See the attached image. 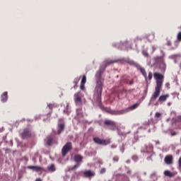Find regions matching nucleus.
<instances>
[{
  "label": "nucleus",
  "instance_id": "nucleus-1",
  "mask_svg": "<svg viewBox=\"0 0 181 181\" xmlns=\"http://www.w3.org/2000/svg\"><path fill=\"white\" fill-rule=\"evenodd\" d=\"M119 60L115 61H107L105 65H103L100 67L99 70L95 74V80H96V86L95 91L97 94V103L99 107H101V95L103 94V86H104V78H103V73L105 71V69L107 66H110V64H112L114 63H117Z\"/></svg>",
  "mask_w": 181,
  "mask_h": 181
},
{
  "label": "nucleus",
  "instance_id": "nucleus-2",
  "mask_svg": "<svg viewBox=\"0 0 181 181\" xmlns=\"http://www.w3.org/2000/svg\"><path fill=\"white\" fill-rule=\"evenodd\" d=\"M153 77L156 80L155 91L151 95V101H156V100L160 95V91H162V87L163 86V81L165 80V76L159 72H154Z\"/></svg>",
  "mask_w": 181,
  "mask_h": 181
},
{
  "label": "nucleus",
  "instance_id": "nucleus-3",
  "mask_svg": "<svg viewBox=\"0 0 181 181\" xmlns=\"http://www.w3.org/2000/svg\"><path fill=\"white\" fill-rule=\"evenodd\" d=\"M74 160L76 164L73 167H71L69 170H76V169H78V168H80L81 162H83V156L80 154H76L74 156Z\"/></svg>",
  "mask_w": 181,
  "mask_h": 181
},
{
  "label": "nucleus",
  "instance_id": "nucleus-4",
  "mask_svg": "<svg viewBox=\"0 0 181 181\" xmlns=\"http://www.w3.org/2000/svg\"><path fill=\"white\" fill-rule=\"evenodd\" d=\"M105 128H107L110 131H117L118 126L117 123L112 120L106 119L104 122Z\"/></svg>",
  "mask_w": 181,
  "mask_h": 181
},
{
  "label": "nucleus",
  "instance_id": "nucleus-5",
  "mask_svg": "<svg viewBox=\"0 0 181 181\" xmlns=\"http://www.w3.org/2000/svg\"><path fill=\"white\" fill-rule=\"evenodd\" d=\"M93 141L94 144H96L97 145H103V146H107V145H110L111 143V140L100 139L98 136L93 137Z\"/></svg>",
  "mask_w": 181,
  "mask_h": 181
},
{
  "label": "nucleus",
  "instance_id": "nucleus-6",
  "mask_svg": "<svg viewBox=\"0 0 181 181\" xmlns=\"http://www.w3.org/2000/svg\"><path fill=\"white\" fill-rule=\"evenodd\" d=\"M71 149H73V146L71 145V143H66L62 150V156H66V155H67V153L70 152Z\"/></svg>",
  "mask_w": 181,
  "mask_h": 181
},
{
  "label": "nucleus",
  "instance_id": "nucleus-7",
  "mask_svg": "<svg viewBox=\"0 0 181 181\" xmlns=\"http://www.w3.org/2000/svg\"><path fill=\"white\" fill-rule=\"evenodd\" d=\"M128 112V110H110L109 111V114H111V115H122L124 114H127Z\"/></svg>",
  "mask_w": 181,
  "mask_h": 181
},
{
  "label": "nucleus",
  "instance_id": "nucleus-8",
  "mask_svg": "<svg viewBox=\"0 0 181 181\" xmlns=\"http://www.w3.org/2000/svg\"><path fill=\"white\" fill-rule=\"evenodd\" d=\"M22 139H26V138H30L32 136V132L29 129H24L23 132L21 134Z\"/></svg>",
  "mask_w": 181,
  "mask_h": 181
},
{
  "label": "nucleus",
  "instance_id": "nucleus-9",
  "mask_svg": "<svg viewBox=\"0 0 181 181\" xmlns=\"http://www.w3.org/2000/svg\"><path fill=\"white\" fill-rule=\"evenodd\" d=\"M122 62H124L125 63H127V64H129V66H133L134 67H139V64L138 63L129 58L122 59Z\"/></svg>",
  "mask_w": 181,
  "mask_h": 181
},
{
  "label": "nucleus",
  "instance_id": "nucleus-10",
  "mask_svg": "<svg viewBox=\"0 0 181 181\" xmlns=\"http://www.w3.org/2000/svg\"><path fill=\"white\" fill-rule=\"evenodd\" d=\"M138 70L140 71V72L141 73L142 76H144V77L145 78V80H148V75L146 74V70H145V68L141 66V65H139V66L137 67Z\"/></svg>",
  "mask_w": 181,
  "mask_h": 181
},
{
  "label": "nucleus",
  "instance_id": "nucleus-11",
  "mask_svg": "<svg viewBox=\"0 0 181 181\" xmlns=\"http://www.w3.org/2000/svg\"><path fill=\"white\" fill-rule=\"evenodd\" d=\"M83 176L85 177H93V176H95V173L92 170H86L83 173Z\"/></svg>",
  "mask_w": 181,
  "mask_h": 181
},
{
  "label": "nucleus",
  "instance_id": "nucleus-12",
  "mask_svg": "<svg viewBox=\"0 0 181 181\" xmlns=\"http://www.w3.org/2000/svg\"><path fill=\"white\" fill-rule=\"evenodd\" d=\"M164 160L167 165H172L173 163V157L172 156H167Z\"/></svg>",
  "mask_w": 181,
  "mask_h": 181
},
{
  "label": "nucleus",
  "instance_id": "nucleus-13",
  "mask_svg": "<svg viewBox=\"0 0 181 181\" xmlns=\"http://www.w3.org/2000/svg\"><path fill=\"white\" fill-rule=\"evenodd\" d=\"M169 94L161 95L158 98L159 103H165L169 98Z\"/></svg>",
  "mask_w": 181,
  "mask_h": 181
},
{
  "label": "nucleus",
  "instance_id": "nucleus-14",
  "mask_svg": "<svg viewBox=\"0 0 181 181\" xmlns=\"http://www.w3.org/2000/svg\"><path fill=\"white\" fill-rule=\"evenodd\" d=\"M74 101L76 104L81 103V95H80V93H76L74 94Z\"/></svg>",
  "mask_w": 181,
  "mask_h": 181
},
{
  "label": "nucleus",
  "instance_id": "nucleus-15",
  "mask_svg": "<svg viewBox=\"0 0 181 181\" xmlns=\"http://www.w3.org/2000/svg\"><path fill=\"white\" fill-rule=\"evenodd\" d=\"M45 141L47 145H48V146H50V145H52V144H53V136H48L45 139Z\"/></svg>",
  "mask_w": 181,
  "mask_h": 181
},
{
  "label": "nucleus",
  "instance_id": "nucleus-16",
  "mask_svg": "<svg viewBox=\"0 0 181 181\" xmlns=\"http://www.w3.org/2000/svg\"><path fill=\"white\" fill-rule=\"evenodd\" d=\"M116 131L117 132L118 135H119V136H126V135H128V134L130 133V132H124L122 131H121V129H119V127H117V129H116Z\"/></svg>",
  "mask_w": 181,
  "mask_h": 181
},
{
  "label": "nucleus",
  "instance_id": "nucleus-17",
  "mask_svg": "<svg viewBox=\"0 0 181 181\" xmlns=\"http://www.w3.org/2000/svg\"><path fill=\"white\" fill-rule=\"evenodd\" d=\"M28 169H33L35 170V172H40L42 170V167L36 166V165H30L28 167Z\"/></svg>",
  "mask_w": 181,
  "mask_h": 181
},
{
  "label": "nucleus",
  "instance_id": "nucleus-18",
  "mask_svg": "<svg viewBox=\"0 0 181 181\" xmlns=\"http://www.w3.org/2000/svg\"><path fill=\"white\" fill-rule=\"evenodd\" d=\"M1 98V103H6L8 101V92H4Z\"/></svg>",
  "mask_w": 181,
  "mask_h": 181
},
{
  "label": "nucleus",
  "instance_id": "nucleus-19",
  "mask_svg": "<svg viewBox=\"0 0 181 181\" xmlns=\"http://www.w3.org/2000/svg\"><path fill=\"white\" fill-rule=\"evenodd\" d=\"M63 131H64V123H62L58 125V134H62Z\"/></svg>",
  "mask_w": 181,
  "mask_h": 181
},
{
  "label": "nucleus",
  "instance_id": "nucleus-20",
  "mask_svg": "<svg viewBox=\"0 0 181 181\" xmlns=\"http://www.w3.org/2000/svg\"><path fill=\"white\" fill-rule=\"evenodd\" d=\"M137 107H139V103H135L134 105H132L127 109H124V110H128V112H129V111H133V110H136Z\"/></svg>",
  "mask_w": 181,
  "mask_h": 181
},
{
  "label": "nucleus",
  "instance_id": "nucleus-21",
  "mask_svg": "<svg viewBox=\"0 0 181 181\" xmlns=\"http://www.w3.org/2000/svg\"><path fill=\"white\" fill-rule=\"evenodd\" d=\"M47 170L48 172H51L53 173V172H56V167L54 166V164H52L51 165L47 166Z\"/></svg>",
  "mask_w": 181,
  "mask_h": 181
},
{
  "label": "nucleus",
  "instance_id": "nucleus-22",
  "mask_svg": "<svg viewBox=\"0 0 181 181\" xmlns=\"http://www.w3.org/2000/svg\"><path fill=\"white\" fill-rule=\"evenodd\" d=\"M164 175H165V176H167L168 177H175V173H172L169 170H165L164 172Z\"/></svg>",
  "mask_w": 181,
  "mask_h": 181
},
{
  "label": "nucleus",
  "instance_id": "nucleus-23",
  "mask_svg": "<svg viewBox=\"0 0 181 181\" xmlns=\"http://www.w3.org/2000/svg\"><path fill=\"white\" fill-rule=\"evenodd\" d=\"M146 149L147 152H152V151H153V145L148 144V146H146Z\"/></svg>",
  "mask_w": 181,
  "mask_h": 181
},
{
  "label": "nucleus",
  "instance_id": "nucleus-24",
  "mask_svg": "<svg viewBox=\"0 0 181 181\" xmlns=\"http://www.w3.org/2000/svg\"><path fill=\"white\" fill-rule=\"evenodd\" d=\"M86 83H87V76L86 75H83L81 84H86Z\"/></svg>",
  "mask_w": 181,
  "mask_h": 181
},
{
  "label": "nucleus",
  "instance_id": "nucleus-25",
  "mask_svg": "<svg viewBox=\"0 0 181 181\" xmlns=\"http://www.w3.org/2000/svg\"><path fill=\"white\" fill-rule=\"evenodd\" d=\"M153 77V74H152V72H148V79L149 81H151L152 80V78Z\"/></svg>",
  "mask_w": 181,
  "mask_h": 181
},
{
  "label": "nucleus",
  "instance_id": "nucleus-26",
  "mask_svg": "<svg viewBox=\"0 0 181 181\" xmlns=\"http://www.w3.org/2000/svg\"><path fill=\"white\" fill-rule=\"evenodd\" d=\"M115 176H116V177H118L119 176H122V177H124V178L127 179V180L129 179L128 177H127V175H125L124 174H115Z\"/></svg>",
  "mask_w": 181,
  "mask_h": 181
},
{
  "label": "nucleus",
  "instance_id": "nucleus-27",
  "mask_svg": "<svg viewBox=\"0 0 181 181\" xmlns=\"http://www.w3.org/2000/svg\"><path fill=\"white\" fill-rule=\"evenodd\" d=\"M142 54L144 56V57H149V54L145 50L142 52Z\"/></svg>",
  "mask_w": 181,
  "mask_h": 181
},
{
  "label": "nucleus",
  "instance_id": "nucleus-28",
  "mask_svg": "<svg viewBox=\"0 0 181 181\" xmlns=\"http://www.w3.org/2000/svg\"><path fill=\"white\" fill-rule=\"evenodd\" d=\"M177 39L178 42H181V32H179L177 35Z\"/></svg>",
  "mask_w": 181,
  "mask_h": 181
},
{
  "label": "nucleus",
  "instance_id": "nucleus-29",
  "mask_svg": "<svg viewBox=\"0 0 181 181\" xmlns=\"http://www.w3.org/2000/svg\"><path fill=\"white\" fill-rule=\"evenodd\" d=\"M118 160H119V157H118V156H115L113 157L114 162H118Z\"/></svg>",
  "mask_w": 181,
  "mask_h": 181
},
{
  "label": "nucleus",
  "instance_id": "nucleus-30",
  "mask_svg": "<svg viewBox=\"0 0 181 181\" xmlns=\"http://www.w3.org/2000/svg\"><path fill=\"white\" fill-rule=\"evenodd\" d=\"M105 172H107V170H106L105 168H102V169L100 170V173L101 175H104V173H105Z\"/></svg>",
  "mask_w": 181,
  "mask_h": 181
},
{
  "label": "nucleus",
  "instance_id": "nucleus-31",
  "mask_svg": "<svg viewBox=\"0 0 181 181\" xmlns=\"http://www.w3.org/2000/svg\"><path fill=\"white\" fill-rule=\"evenodd\" d=\"M85 85H86V84L81 83L80 88H81V90H82L83 91H84V90L86 89V87L84 86Z\"/></svg>",
  "mask_w": 181,
  "mask_h": 181
},
{
  "label": "nucleus",
  "instance_id": "nucleus-32",
  "mask_svg": "<svg viewBox=\"0 0 181 181\" xmlns=\"http://www.w3.org/2000/svg\"><path fill=\"white\" fill-rule=\"evenodd\" d=\"M162 114H160V112H156L155 115L156 118H160V117H161Z\"/></svg>",
  "mask_w": 181,
  "mask_h": 181
},
{
  "label": "nucleus",
  "instance_id": "nucleus-33",
  "mask_svg": "<svg viewBox=\"0 0 181 181\" xmlns=\"http://www.w3.org/2000/svg\"><path fill=\"white\" fill-rule=\"evenodd\" d=\"M134 79H132L131 81H129L127 82V84H129V86H132V84H134Z\"/></svg>",
  "mask_w": 181,
  "mask_h": 181
},
{
  "label": "nucleus",
  "instance_id": "nucleus-34",
  "mask_svg": "<svg viewBox=\"0 0 181 181\" xmlns=\"http://www.w3.org/2000/svg\"><path fill=\"white\" fill-rule=\"evenodd\" d=\"M48 107L49 108V110H53V108H54V105L53 104H49Z\"/></svg>",
  "mask_w": 181,
  "mask_h": 181
},
{
  "label": "nucleus",
  "instance_id": "nucleus-35",
  "mask_svg": "<svg viewBox=\"0 0 181 181\" xmlns=\"http://www.w3.org/2000/svg\"><path fill=\"white\" fill-rule=\"evenodd\" d=\"M120 151L122 153H124V151H125V146L124 145L120 148Z\"/></svg>",
  "mask_w": 181,
  "mask_h": 181
},
{
  "label": "nucleus",
  "instance_id": "nucleus-36",
  "mask_svg": "<svg viewBox=\"0 0 181 181\" xmlns=\"http://www.w3.org/2000/svg\"><path fill=\"white\" fill-rule=\"evenodd\" d=\"M78 83V79H75L74 81V84H75V86H77Z\"/></svg>",
  "mask_w": 181,
  "mask_h": 181
},
{
  "label": "nucleus",
  "instance_id": "nucleus-37",
  "mask_svg": "<svg viewBox=\"0 0 181 181\" xmlns=\"http://www.w3.org/2000/svg\"><path fill=\"white\" fill-rule=\"evenodd\" d=\"M111 148L112 149H115V148H117V144H112Z\"/></svg>",
  "mask_w": 181,
  "mask_h": 181
},
{
  "label": "nucleus",
  "instance_id": "nucleus-38",
  "mask_svg": "<svg viewBox=\"0 0 181 181\" xmlns=\"http://www.w3.org/2000/svg\"><path fill=\"white\" fill-rule=\"evenodd\" d=\"M151 177H156V173H153L151 175Z\"/></svg>",
  "mask_w": 181,
  "mask_h": 181
},
{
  "label": "nucleus",
  "instance_id": "nucleus-39",
  "mask_svg": "<svg viewBox=\"0 0 181 181\" xmlns=\"http://www.w3.org/2000/svg\"><path fill=\"white\" fill-rule=\"evenodd\" d=\"M167 46H172V42L170 41H167Z\"/></svg>",
  "mask_w": 181,
  "mask_h": 181
},
{
  "label": "nucleus",
  "instance_id": "nucleus-40",
  "mask_svg": "<svg viewBox=\"0 0 181 181\" xmlns=\"http://www.w3.org/2000/svg\"><path fill=\"white\" fill-rule=\"evenodd\" d=\"M176 121L177 122H181V116L178 117Z\"/></svg>",
  "mask_w": 181,
  "mask_h": 181
},
{
  "label": "nucleus",
  "instance_id": "nucleus-41",
  "mask_svg": "<svg viewBox=\"0 0 181 181\" xmlns=\"http://www.w3.org/2000/svg\"><path fill=\"white\" fill-rule=\"evenodd\" d=\"M177 134V133H176V132H171V136H175Z\"/></svg>",
  "mask_w": 181,
  "mask_h": 181
},
{
  "label": "nucleus",
  "instance_id": "nucleus-42",
  "mask_svg": "<svg viewBox=\"0 0 181 181\" xmlns=\"http://www.w3.org/2000/svg\"><path fill=\"white\" fill-rule=\"evenodd\" d=\"M64 114H67V115H69V111L67 110V109H66V110H64Z\"/></svg>",
  "mask_w": 181,
  "mask_h": 181
},
{
  "label": "nucleus",
  "instance_id": "nucleus-43",
  "mask_svg": "<svg viewBox=\"0 0 181 181\" xmlns=\"http://www.w3.org/2000/svg\"><path fill=\"white\" fill-rule=\"evenodd\" d=\"M178 163H179L180 168H181V156H180V158L179 159Z\"/></svg>",
  "mask_w": 181,
  "mask_h": 181
},
{
  "label": "nucleus",
  "instance_id": "nucleus-44",
  "mask_svg": "<svg viewBox=\"0 0 181 181\" xmlns=\"http://www.w3.org/2000/svg\"><path fill=\"white\" fill-rule=\"evenodd\" d=\"M35 181H42V179H40V178H37V179L35 180Z\"/></svg>",
  "mask_w": 181,
  "mask_h": 181
},
{
  "label": "nucleus",
  "instance_id": "nucleus-45",
  "mask_svg": "<svg viewBox=\"0 0 181 181\" xmlns=\"http://www.w3.org/2000/svg\"><path fill=\"white\" fill-rule=\"evenodd\" d=\"M5 151H11V150L9 148H6Z\"/></svg>",
  "mask_w": 181,
  "mask_h": 181
},
{
  "label": "nucleus",
  "instance_id": "nucleus-46",
  "mask_svg": "<svg viewBox=\"0 0 181 181\" xmlns=\"http://www.w3.org/2000/svg\"><path fill=\"white\" fill-rule=\"evenodd\" d=\"M133 158H135V159H138V157L136 156H134Z\"/></svg>",
  "mask_w": 181,
  "mask_h": 181
},
{
  "label": "nucleus",
  "instance_id": "nucleus-47",
  "mask_svg": "<svg viewBox=\"0 0 181 181\" xmlns=\"http://www.w3.org/2000/svg\"><path fill=\"white\" fill-rule=\"evenodd\" d=\"M168 105H170V103H168Z\"/></svg>",
  "mask_w": 181,
  "mask_h": 181
},
{
  "label": "nucleus",
  "instance_id": "nucleus-48",
  "mask_svg": "<svg viewBox=\"0 0 181 181\" xmlns=\"http://www.w3.org/2000/svg\"><path fill=\"white\" fill-rule=\"evenodd\" d=\"M109 181H112V180H110Z\"/></svg>",
  "mask_w": 181,
  "mask_h": 181
},
{
  "label": "nucleus",
  "instance_id": "nucleus-49",
  "mask_svg": "<svg viewBox=\"0 0 181 181\" xmlns=\"http://www.w3.org/2000/svg\"><path fill=\"white\" fill-rule=\"evenodd\" d=\"M180 29H181V26H180Z\"/></svg>",
  "mask_w": 181,
  "mask_h": 181
}]
</instances>
